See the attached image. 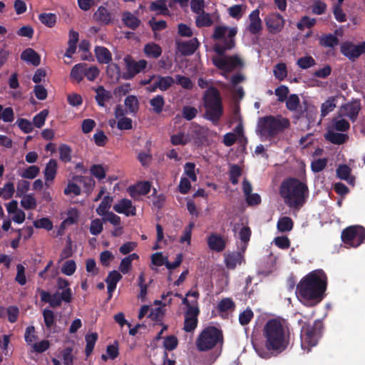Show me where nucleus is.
Segmentation results:
<instances>
[{
	"mask_svg": "<svg viewBox=\"0 0 365 365\" xmlns=\"http://www.w3.org/2000/svg\"><path fill=\"white\" fill-rule=\"evenodd\" d=\"M263 336L267 351L255 348L258 355L263 359L270 358L271 353H282L289 344L288 330L277 319H272L267 322L263 329Z\"/></svg>",
	"mask_w": 365,
	"mask_h": 365,
	"instance_id": "f257e3e1",
	"label": "nucleus"
},
{
	"mask_svg": "<svg viewBox=\"0 0 365 365\" xmlns=\"http://www.w3.org/2000/svg\"><path fill=\"white\" fill-rule=\"evenodd\" d=\"M327 277L322 269L314 270L304 276L297 285V297L313 302L314 305L321 302L327 289Z\"/></svg>",
	"mask_w": 365,
	"mask_h": 365,
	"instance_id": "f03ea898",
	"label": "nucleus"
},
{
	"mask_svg": "<svg viewBox=\"0 0 365 365\" xmlns=\"http://www.w3.org/2000/svg\"><path fill=\"white\" fill-rule=\"evenodd\" d=\"M279 195L289 207L299 210L306 203L309 188L298 178H288L282 182Z\"/></svg>",
	"mask_w": 365,
	"mask_h": 365,
	"instance_id": "7ed1b4c3",
	"label": "nucleus"
},
{
	"mask_svg": "<svg viewBox=\"0 0 365 365\" xmlns=\"http://www.w3.org/2000/svg\"><path fill=\"white\" fill-rule=\"evenodd\" d=\"M290 121L281 115H266L258 120L257 133L262 139L271 140L289 128Z\"/></svg>",
	"mask_w": 365,
	"mask_h": 365,
	"instance_id": "20e7f679",
	"label": "nucleus"
},
{
	"mask_svg": "<svg viewBox=\"0 0 365 365\" xmlns=\"http://www.w3.org/2000/svg\"><path fill=\"white\" fill-rule=\"evenodd\" d=\"M205 109L204 117L217 125L224 113L222 98L219 90L214 86L209 87L203 96Z\"/></svg>",
	"mask_w": 365,
	"mask_h": 365,
	"instance_id": "39448f33",
	"label": "nucleus"
},
{
	"mask_svg": "<svg viewBox=\"0 0 365 365\" xmlns=\"http://www.w3.org/2000/svg\"><path fill=\"white\" fill-rule=\"evenodd\" d=\"M323 323L320 320H315L312 324L304 323L301 329V346L304 351L309 352L315 346L322 334Z\"/></svg>",
	"mask_w": 365,
	"mask_h": 365,
	"instance_id": "423d86ee",
	"label": "nucleus"
},
{
	"mask_svg": "<svg viewBox=\"0 0 365 365\" xmlns=\"http://www.w3.org/2000/svg\"><path fill=\"white\" fill-rule=\"evenodd\" d=\"M222 331L213 326L203 329L198 335L195 344L198 351H207L212 349L217 344H222Z\"/></svg>",
	"mask_w": 365,
	"mask_h": 365,
	"instance_id": "0eeeda50",
	"label": "nucleus"
},
{
	"mask_svg": "<svg viewBox=\"0 0 365 365\" xmlns=\"http://www.w3.org/2000/svg\"><path fill=\"white\" fill-rule=\"evenodd\" d=\"M212 63L218 69L225 72H231L244 65L242 60L237 55L225 56L224 58L215 57L212 58Z\"/></svg>",
	"mask_w": 365,
	"mask_h": 365,
	"instance_id": "6e6552de",
	"label": "nucleus"
},
{
	"mask_svg": "<svg viewBox=\"0 0 365 365\" xmlns=\"http://www.w3.org/2000/svg\"><path fill=\"white\" fill-rule=\"evenodd\" d=\"M340 51L343 56L354 62L365 53V41L357 45L349 41H344L340 46Z\"/></svg>",
	"mask_w": 365,
	"mask_h": 365,
	"instance_id": "1a4fd4ad",
	"label": "nucleus"
},
{
	"mask_svg": "<svg viewBox=\"0 0 365 365\" xmlns=\"http://www.w3.org/2000/svg\"><path fill=\"white\" fill-rule=\"evenodd\" d=\"M200 309L197 306H190L185 312V320L183 329L186 332L193 331L197 327V317Z\"/></svg>",
	"mask_w": 365,
	"mask_h": 365,
	"instance_id": "9d476101",
	"label": "nucleus"
},
{
	"mask_svg": "<svg viewBox=\"0 0 365 365\" xmlns=\"http://www.w3.org/2000/svg\"><path fill=\"white\" fill-rule=\"evenodd\" d=\"M205 0H191V11L196 14L195 23H213L208 13L205 11Z\"/></svg>",
	"mask_w": 365,
	"mask_h": 365,
	"instance_id": "9b49d317",
	"label": "nucleus"
},
{
	"mask_svg": "<svg viewBox=\"0 0 365 365\" xmlns=\"http://www.w3.org/2000/svg\"><path fill=\"white\" fill-rule=\"evenodd\" d=\"M360 236H361V226L352 225L345 228L342 231L341 237L342 242L345 244L349 245L354 247H357L358 246L355 245V244L360 240Z\"/></svg>",
	"mask_w": 365,
	"mask_h": 365,
	"instance_id": "f8f14e48",
	"label": "nucleus"
},
{
	"mask_svg": "<svg viewBox=\"0 0 365 365\" xmlns=\"http://www.w3.org/2000/svg\"><path fill=\"white\" fill-rule=\"evenodd\" d=\"M360 110V101H353L341 106L339 109L340 116L347 117L354 122L357 119Z\"/></svg>",
	"mask_w": 365,
	"mask_h": 365,
	"instance_id": "ddd939ff",
	"label": "nucleus"
},
{
	"mask_svg": "<svg viewBox=\"0 0 365 365\" xmlns=\"http://www.w3.org/2000/svg\"><path fill=\"white\" fill-rule=\"evenodd\" d=\"M317 115V110L316 107L310 104L307 101H303L302 106L297 113V118L296 120H299L302 118H306L309 123H314Z\"/></svg>",
	"mask_w": 365,
	"mask_h": 365,
	"instance_id": "4468645a",
	"label": "nucleus"
},
{
	"mask_svg": "<svg viewBox=\"0 0 365 365\" xmlns=\"http://www.w3.org/2000/svg\"><path fill=\"white\" fill-rule=\"evenodd\" d=\"M178 50L182 56H187L193 54L200 46V42L197 38H192L189 41H176Z\"/></svg>",
	"mask_w": 365,
	"mask_h": 365,
	"instance_id": "2eb2a0df",
	"label": "nucleus"
},
{
	"mask_svg": "<svg viewBox=\"0 0 365 365\" xmlns=\"http://www.w3.org/2000/svg\"><path fill=\"white\" fill-rule=\"evenodd\" d=\"M72 301V291L71 289L63 290L60 294L58 292L51 294V299L50 301V306L53 308L60 307L62 302L70 303Z\"/></svg>",
	"mask_w": 365,
	"mask_h": 365,
	"instance_id": "dca6fc26",
	"label": "nucleus"
},
{
	"mask_svg": "<svg viewBox=\"0 0 365 365\" xmlns=\"http://www.w3.org/2000/svg\"><path fill=\"white\" fill-rule=\"evenodd\" d=\"M207 245L211 250L217 252L223 251L226 247V242L223 237L216 233H212L207 237Z\"/></svg>",
	"mask_w": 365,
	"mask_h": 365,
	"instance_id": "f3484780",
	"label": "nucleus"
},
{
	"mask_svg": "<svg viewBox=\"0 0 365 365\" xmlns=\"http://www.w3.org/2000/svg\"><path fill=\"white\" fill-rule=\"evenodd\" d=\"M123 60L125 64V71L122 73V78L125 80L131 79L137 74V61L130 55L125 56Z\"/></svg>",
	"mask_w": 365,
	"mask_h": 365,
	"instance_id": "a211bd4d",
	"label": "nucleus"
},
{
	"mask_svg": "<svg viewBox=\"0 0 365 365\" xmlns=\"http://www.w3.org/2000/svg\"><path fill=\"white\" fill-rule=\"evenodd\" d=\"M113 210L118 213L125 214L127 216L129 215H135V207L132 205V202L130 200L125 198L120 200L118 203L114 205Z\"/></svg>",
	"mask_w": 365,
	"mask_h": 365,
	"instance_id": "6ab92c4d",
	"label": "nucleus"
},
{
	"mask_svg": "<svg viewBox=\"0 0 365 365\" xmlns=\"http://www.w3.org/2000/svg\"><path fill=\"white\" fill-rule=\"evenodd\" d=\"M21 58L34 66H38L41 63V57L33 48H26L21 54Z\"/></svg>",
	"mask_w": 365,
	"mask_h": 365,
	"instance_id": "aec40b11",
	"label": "nucleus"
},
{
	"mask_svg": "<svg viewBox=\"0 0 365 365\" xmlns=\"http://www.w3.org/2000/svg\"><path fill=\"white\" fill-rule=\"evenodd\" d=\"M302 103H300L299 98L297 94H291L288 96L286 101V107L289 111L294 113V119H297V113L299 112Z\"/></svg>",
	"mask_w": 365,
	"mask_h": 365,
	"instance_id": "412c9836",
	"label": "nucleus"
},
{
	"mask_svg": "<svg viewBox=\"0 0 365 365\" xmlns=\"http://www.w3.org/2000/svg\"><path fill=\"white\" fill-rule=\"evenodd\" d=\"M243 256L240 252H233L225 255V262L226 267L230 269H234L237 264H240Z\"/></svg>",
	"mask_w": 365,
	"mask_h": 365,
	"instance_id": "4be33fe9",
	"label": "nucleus"
},
{
	"mask_svg": "<svg viewBox=\"0 0 365 365\" xmlns=\"http://www.w3.org/2000/svg\"><path fill=\"white\" fill-rule=\"evenodd\" d=\"M149 9L151 11L155 12L157 14L163 16L170 15V11L168 8L167 0H158L153 1L149 6Z\"/></svg>",
	"mask_w": 365,
	"mask_h": 365,
	"instance_id": "5701e85b",
	"label": "nucleus"
},
{
	"mask_svg": "<svg viewBox=\"0 0 365 365\" xmlns=\"http://www.w3.org/2000/svg\"><path fill=\"white\" fill-rule=\"evenodd\" d=\"M96 101L101 107L106 106V102L112 98V94L110 91L106 90L103 86H99L96 89Z\"/></svg>",
	"mask_w": 365,
	"mask_h": 365,
	"instance_id": "b1692460",
	"label": "nucleus"
},
{
	"mask_svg": "<svg viewBox=\"0 0 365 365\" xmlns=\"http://www.w3.org/2000/svg\"><path fill=\"white\" fill-rule=\"evenodd\" d=\"M95 53L96 58L100 63L107 64L112 60L111 53L106 47L96 46L95 48Z\"/></svg>",
	"mask_w": 365,
	"mask_h": 365,
	"instance_id": "393cba45",
	"label": "nucleus"
},
{
	"mask_svg": "<svg viewBox=\"0 0 365 365\" xmlns=\"http://www.w3.org/2000/svg\"><path fill=\"white\" fill-rule=\"evenodd\" d=\"M57 173V162L54 159H51L46 165L43 170L44 178L46 182L53 181Z\"/></svg>",
	"mask_w": 365,
	"mask_h": 365,
	"instance_id": "a878e982",
	"label": "nucleus"
},
{
	"mask_svg": "<svg viewBox=\"0 0 365 365\" xmlns=\"http://www.w3.org/2000/svg\"><path fill=\"white\" fill-rule=\"evenodd\" d=\"M325 138L333 144L341 145L346 142L349 137L346 134L344 133H339L332 130H328L325 135Z\"/></svg>",
	"mask_w": 365,
	"mask_h": 365,
	"instance_id": "bb28decb",
	"label": "nucleus"
},
{
	"mask_svg": "<svg viewBox=\"0 0 365 365\" xmlns=\"http://www.w3.org/2000/svg\"><path fill=\"white\" fill-rule=\"evenodd\" d=\"M144 53L148 58H158L162 54L161 47L155 43H148L144 47Z\"/></svg>",
	"mask_w": 365,
	"mask_h": 365,
	"instance_id": "cd10ccee",
	"label": "nucleus"
},
{
	"mask_svg": "<svg viewBox=\"0 0 365 365\" xmlns=\"http://www.w3.org/2000/svg\"><path fill=\"white\" fill-rule=\"evenodd\" d=\"M235 44L234 39H224L222 44L215 45L214 51L220 57L224 58L225 52L234 48Z\"/></svg>",
	"mask_w": 365,
	"mask_h": 365,
	"instance_id": "c85d7f7f",
	"label": "nucleus"
},
{
	"mask_svg": "<svg viewBox=\"0 0 365 365\" xmlns=\"http://www.w3.org/2000/svg\"><path fill=\"white\" fill-rule=\"evenodd\" d=\"M86 72V63H80L76 64L71 69L70 76L75 79L77 82H81Z\"/></svg>",
	"mask_w": 365,
	"mask_h": 365,
	"instance_id": "c756f323",
	"label": "nucleus"
},
{
	"mask_svg": "<svg viewBox=\"0 0 365 365\" xmlns=\"http://www.w3.org/2000/svg\"><path fill=\"white\" fill-rule=\"evenodd\" d=\"M337 100L336 96H331L329 97L325 102L322 104L321 106V116L322 118H324L330 112L334 110L336 108V101Z\"/></svg>",
	"mask_w": 365,
	"mask_h": 365,
	"instance_id": "7c9ffc66",
	"label": "nucleus"
},
{
	"mask_svg": "<svg viewBox=\"0 0 365 365\" xmlns=\"http://www.w3.org/2000/svg\"><path fill=\"white\" fill-rule=\"evenodd\" d=\"M98 335L96 332H92L86 335L85 339L86 342L85 354L86 356L91 354L93 351L95 344L98 340Z\"/></svg>",
	"mask_w": 365,
	"mask_h": 365,
	"instance_id": "2f4dec72",
	"label": "nucleus"
},
{
	"mask_svg": "<svg viewBox=\"0 0 365 365\" xmlns=\"http://www.w3.org/2000/svg\"><path fill=\"white\" fill-rule=\"evenodd\" d=\"M106 74L111 81H118L122 78L120 66L116 63H110L106 68Z\"/></svg>",
	"mask_w": 365,
	"mask_h": 365,
	"instance_id": "473e14b6",
	"label": "nucleus"
},
{
	"mask_svg": "<svg viewBox=\"0 0 365 365\" xmlns=\"http://www.w3.org/2000/svg\"><path fill=\"white\" fill-rule=\"evenodd\" d=\"M294 222L289 217H280L277 222V227L280 232H289L293 229Z\"/></svg>",
	"mask_w": 365,
	"mask_h": 365,
	"instance_id": "72a5a7b5",
	"label": "nucleus"
},
{
	"mask_svg": "<svg viewBox=\"0 0 365 365\" xmlns=\"http://www.w3.org/2000/svg\"><path fill=\"white\" fill-rule=\"evenodd\" d=\"M137 259V253H133L125 257H124L120 264L119 270L123 273H128L132 267V261Z\"/></svg>",
	"mask_w": 365,
	"mask_h": 365,
	"instance_id": "f704fd0d",
	"label": "nucleus"
},
{
	"mask_svg": "<svg viewBox=\"0 0 365 365\" xmlns=\"http://www.w3.org/2000/svg\"><path fill=\"white\" fill-rule=\"evenodd\" d=\"M351 168L347 165H340L336 168V175L341 179L347 181L349 183L353 180L352 178L350 177Z\"/></svg>",
	"mask_w": 365,
	"mask_h": 365,
	"instance_id": "c9c22d12",
	"label": "nucleus"
},
{
	"mask_svg": "<svg viewBox=\"0 0 365 365\" xmlns=\"http://www.w3.org/2000/svg\"><path fill=\"white\" fill-rule=\"evenodd\" d=\"M21 205L26 210H34L36 207L37 203L33 194L24 195L21 197Z\"/></svg>",
	"mask_w": 365,
	"mask_h": 365,
	"instance_id": "e433bc0d",
	"label": "nucleus"
},
{
	"mask_svg": "<svg viewBox=\"0 0 365 365\" xmlns=\"http://www.w3.org/2000/svg\"><path fill=\"white\" fill-rule=\"evenodd\" d=\"M175 83V80L171 76H160L155 82V85L161 91H166L170 88Z\"/></svg>",
	"mask_w": 365,
	"mask_h": 365,
	"instance_id": "4c0bfd02",
	"label": "nucleus"
},
{
	"mask_svg": "<svg viewBox=\"0 0 365 365\" xmlns=\"http://www.w3.org/2000/svg\"><path fill=\"white\" fill-rule=\"evenodd\" d=\"M59 158L60 160L66 163L71 160L72 150L70 146L66 144H62L59 146Z\"/></svg>",
	"mask_w": 365,
	"mask_h": 365,
	"instance_id": "58836bf2",
	"label": "nucleus"
},
{
	"mask_svg": "<svg viewBox=\"0 0 365 365\" xmlns=\"http://www.w3.org/2000/svg\"><path fill=\"white\" fill-rule=\"evenodd\" d=\"M40 172V168L37 165H30L24 169L19 175L24 179H34Z\"/></svg>",
	"mask_w": 365,
	"mask_h": 365,
	"instance_id": "ea45409f",
	"label": "nucleus"
},
{
	"mask_svg": "<svg viewBox=\"0 0 365 365\" xmlns=\"http://www.w3.org/2000/svg\"><path fill=\"white\" fill-rule=\"evenodd\" d=\"M198 297V292L189 291L186 294L185 297L182 298V302L187 307V309L190 306H197V299Z\"/></svg>",
	"mask_w": 365,
	"mask_h": 365,
	"instance_id": "a19ab883",
	"label": "nucleus"
},
{
	"mask_svg": "<svg viewBox=\"0 0 365 365\" xmlns=\"http://www.w3.org/2000/svg\"><path fill=\"white\" fill-rule=\"evenodd\" d=\"M320 43L324 47L334 48L338 45L339 39L334 34H327L322 37Z\"/></svg>",
	"mask_w": 365,
	"mask_h": 365,
	"instance_id": "79ce46f5",
	"label": "nucleus"
},
{
	"mask_svg": "<svg viewBox=\"0 0 365 365\" xmlns=\"http://www.w3.org/2000/svg\"><path fill=\"white\" fill-rule=\"evenodd\" d=\"M113 201V198L108 195L105 196L101 204L98 205V207L96 209V212L99 215H105L107 212L108 209L111 206V202Z\"/></svg>",
	"mask_w": 365,
	"mask_h": 365,
	"instance_id": "37998d69",
	"label": "nucleus"
},
{
	"mask_svg": "<svg viewBox=\"0 0 365 365\" xmlns=\"http://www.w3.org/2000/svg\"><path fill=\"white\" fill-rule=\"evenodd\" d=\"M0 120L5 123H11L14 120V113L11 107L3 108L0 104Z\"/></svg>",
	"mask_w": 365,
	"mask_h": 365,
	"instance_id": "c03bdc74",
	"label": "nucleus"
},
{
	"mask_svg": "<svg viewBox=\"0 0 365 365\" xmlns=\"http://www.w3.org/2000/svg\"><path fill=\"white\" fill-rule=\"evenodd\" d=\"M43 321L45 326L48 329H51L55 324V315L52 310L45 309L43 311Z\"/></svg>",
	"mask_w": 365,
	"mask_h": 365,
	"instance_id": "a18cd8bd",
	"label": "nucleus"
},
{
	"mask_svg": "<svg viewBox=\"0 0 365 365\" xmlns=\"http://www.w3.org/2000/svg\"><path fill=\"white\" fill-rule=\"evenodd\" d=\"M274 77L279 81H283L287 76V66L284 63H277L273 70Z\"/></svg>",
	"mask_w": 365,
	"mask_h": 365,
	"instance_id": "49530a36",
	"label": "nucleus"
},
{
	"mask_svg": "<svg viewBox=\"0 0 365 365\" xmlns=\"http://www.w3.org/2000/svg\"><path fill=\"white\" fill-rule=\"evenodd\" d=\"M152 191V195L148 197L153 198L152 202L153 206L157 209L162 208L165 204V197L163 194L157 195V190L155 187L153 188Z\"/></svg>",
	"mask_w": 365,
	"mask_h": 365,
	"instance_id": "de8ad7c7",
	"label": "nucleus"
},
{
	"mask_svg": "<svg viewBox=\"0 0 365 365\" xmlns=\"http://www.w3.org/2000/svg\"><path fill=\"white\" fill-rule=\"evenodd\" d=\"M150 104L155 113H160L163 109L165 101L162 96L158 95L150 101Z\"/></svg>",
	"mask_w": 365,
	"mask_h": 365,
	"instance_id": "09e8293b",
	"label": "nucleus"
},
{
	"mask_svg": "<svg viewBox=\"0 0 365 365\" xmlns=\"http://www.w3.org/2000/svg\"><path fill=\"white\" fill-rule=\"evenodd\" d=\"M96 21H102L103 23H108L112 21L110 14L107 9L103 6H100L98 11L94 14Z\"/></svg>",
	"mask_w": 365,
	"mask_h": 365,
	"instance_id": "8fccbe9b",
	"label": "nucleus"
},
{
	"mask_svg": "<svg viewBox=\"0 0 365 365\" xmlns=\"http://www.w3.org/2000/svg\"><path fill=\"white\" fill-rule=\"evenodd\" d=\"M30 182L26 180H20L16 185V197H21L23 195H26V192L30 188Z\"/></svg>",
	"mask_w": 365,
	"mask_h": 365,
	"instance_id": "3c124183",
	"label": "nucleus"
},
{
	"mask_svg": "<svg viewBox=\"0 0 365 365\" xmlns=\"http://www.w3.org/2000/svg\"><path fill=\"white\" fill-rule=\"evenodd\" d=\"M251 234V229L247 226L242 227L239 232V237L241 240V241L244 243V245L242 248L243 252H245L247 243L250 240Z\"/></svg>",
	"mask_w": 365,
	"mask_h": 365,
	"instance_id": "603ef678",
	"label": "nucleus"
},
{
	"mask_svg": "<svg viewBox=\"0 0 365 365\" xmlns=\"http://www.w3.org/2000/svg\"><path fill=\"white\" fill-rule=\"evenodd\" d=\"M315 64L316 61L311 56L299 58L297 61V65L302 69H307Z\"/></svg>",
	"mask_w": 365,
	"mask_h": 365,
	"instance_id": "864d4df0",
	"label": "nucleus"
},
{
	"mask_svg": "<svg viewBox=\"0 0 365 365\" xmlns=\"http://www.w3.org/2000/svg\"><path fill=\"white\" fill-rule=\"evenodd\" d=\"M48 115V110L46 109L42 110L40 113L36 114L33 118V124L35 127L40 128L44 123L46 117Z\"/></svg>",
	"mask_w": 365,
	"mask_h": 365,
	"instance_id": "5fc2aeb1",
	"label": "nucleus"
},
{
	"mask_svg": "<svg viewBox=\"0 0 365 365\" xmlns=\"http://www.w3.org/2000/svg\"><path fill=\"white\" fill-rule=\"evenodd\" d=\"M332 125L335 130L341 132L346 131L350 127L349 123L346 120L337 118H333Z\"/></svg>",
	"mask_w": 365,
	"mask_h": 365,
	"instance_id": "6e6d98bb",
	"label": "nucleus"
},
{
	"mask_svg": "<svg viewBox=\"0 0 365 365\" xmlns=\"http://www.w3.org/2000/svg\"><path fill=\"white\" fill-rule=\"evenodd\" d=\"M1 188L2 197L4 200L11 199L15 192L14 184L12 182L5 183L4 187Z\"/></svg>",
	"mask_w": 365,
	"mask_h": 365,
	"instance_id": "4d7b16f0",
	"label": "nucleus"
},
{
	"mask_svg": "<svg viewBox=\"0 0 365 365\" xmlns=\"http://www.w3.org/2000/svg\"><path fill=\"white\" fill-rule=\"evenodd\" d=\"M34 226L36 228H43L48 231L51 230L53 227L52 221L48 217H42L40 220H35Z\"/></svg>",
	"mask_w": 365,
	"mask_h": 365,
	"instance_id": "13d9d810",
	"label": "nucleus"
},
{
	"mask_svg": "<svg viewBox=\"0 0 365 365\" xmlns=\"http://www.w3.org/2000/svg\"><path fill=\"white\" fill-rule=\"evenodd\" d=\"M235 302L230 298L222 299L218 304L217 309L220 312H225L228 310L234 309Z\"/></svg>",
	"mask_w": 365,
	"mask_h": 365,
	"instance_id": "bf43d9fd",
	"label": "nucleus"
},
{
	"mask_svg": "<svg viewBox=\"0 0 365 365\" xmlns=\"http://www.w3.org/2000/svg\"><path fill=\"white\" fill-rule=\"evenodd\" d=\"M100 71L96 66H88L86 63L85 76L88 81H93L99 75Z\"/></svg>",
	"mask_w": 365,
	"mask_h": 365,
	"instance_id": "052dcab7",
	"label": "nucleus"
},
{
	"mask_svg": "<svg viewBox=\"0 0 365 365\" xmlns=\"http://www.w3.org/2000/svg\"><path fill=\"white\" fill-rule=\"evenodd\" d=\"M175 80L176 83L185 89L190 90L193 87V83L189 77L178 74L175 76Z\"/></svg>",
	"mask_w": 365,
	"mask_h": 365,
	"instance_id": "680f3d73",
	"label": "nucleus"
},
{
	"mask_svg": "<svg viewBox=\"0 0 365 365\" xmlns=\"http://www.w3.org/2000/svg\"><path fill=\"white\" fill-rule=\"evenodd\" d=\"M254 317V313L250 309H247L239 315V322L241 325L248 324Z\"/></svg>",
	"mask_w": 365,
	"mask_h": 365,
	"instance_id": "e2e57ef3",
	"label": "nucleus"
},
{
	"mask_svg": "<svg viewBox=\"0 0 365 365\" xmlns=\"http://www.w3.org/2000/svg\"><path fill=\"white\" fill-rule=\"evenodd\" d=\"M327 165V158H319L312 162L311 168L314 173H319L326 168Z\"/></svg>",
	"mask_w": 365,
	"mask_h": 365,
	"instance_id": "0e129e2a",
	"label": "nucleus"
},
{
	"mask_svg": "<svg viewBox=\"0 0 365 365\" xmlns=\"http://www.w3.org/2000/svg\"><path fill=\"white\" fill-rule=\"evenodd\" d=\"M76 269V264L74 260L70 259L64 262L62 266L61 272L68 276L72 275Z\"/></svg>",
	"mask_w": 365,
	"mask_h": 365,
	"instance_id": "69168bd1",
	"label": "nucleus"
},
{
	"mask_svg": "<svg viewBox=\"0 0 365 365\" xmlns=\"http://www.w3.org/2000/svg\"><path fill=\"white\" fill-rule=\"evenodd\" d=\"M242 175V170L239 165H233L230 170V180L232 185L238 183V178Z\"/></svg>",
	"mask_w": 365,
	"mask_h": 365,
	"instance_id": "338daca9",
	"label": "nucleus"
},
{
	"mask_svg": "<svg viewBox=\"0 0 365 365\" xmlns=\"http://www.w3.org/2000/svg\"><path fill=\"white\" fill-rule=\"evenodd\" d=\"M91 175L99 180L104 179L106 175V170L102 165H93L90 169Z\"/></svg>",
	"mask_w": 365,
	"mask_h": 365,
	"instance_id": "774afa93",
	"label": "nucleus"
}]
</instances>
